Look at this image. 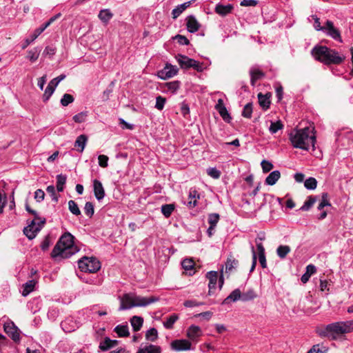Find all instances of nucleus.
<instances>
[{
    "mask_svg": "<svg viewBox=\"0 0 353 353\" xmlns=\"http://www.w3.org/2000/svg\"><path fill=\"white\" fill-rule=\"evenodd\" d=\"M74 236L68 232L61 235L51 252L52 258L60 256L67 259L78 252L79 249L74 244Z\"/></svg>",
    "mask_w": 353,
    "mask_h": 353,
    "instance_id": "1",
    "label": "nucleus"
},
{
    "mask_svg": "<svg viewBox=\"0 0 353 353\" xmlns=\"http://www.w3.org/2000/svg\"><path fill=\"white\" fill-rule=\"evenodd\" d=\"M311 54L316 60L325 65H339L345 60V56L325 46H314L311 51Z\"/></svg>",
    "mask_w": 353,
    "mask_h": 353,
    "instance_id": "2",
    "label": "nucleus"
},
{
    "mask_svg": "<svg viewBox=\"0 0 353 353\" xmlns=\"http://www.w3.org/2000/svg\"><path fill=\"white\" fill-rule=\"evenodd\" d=\"M353 331V320L339 321L327 325L316 330V333L321 337L332 336L335 339L337 336L350 333Z\"/></svg>",
    "mask_w": 353,
    "mask_h": 353,
    "instance_id": "3",
    "label": "nucleus"
},
{
    "mask_svg": "<svg viewBox=\"0 0 353 353\" xmlns=\"http://www.w3.org/2000/svg\"><path fill=\"white\" fill-rule=\"evenodd\" d=\"M310 128L296 130L294 133L290 134V140L294 148L308 150L311 145L314 148L316 137L310 135Z\"/></svg>",
    "mask_w": 353,
    "mask_h": 353,
    "instance_id": "4",
    "label": "nucleus"
},
{
    "mask_svg": "<svg viewBox=\"0 0 353 353\" xmlns=\"http://www.w3.org/2000/svg\"><path fill=\"white\" fill-rule=\"evenodd\" d=\"M119 299L121 305L119 310H129L133 307H145L159 300V297L154 296L143 297L130 294H125L122 297H119Z\"/></svg>",
    "mask_w": 353,
    "mask_h": 353,
    "instance_id": "5",
    "label": "nucleus"
},
{
    "mask_svg": "<svg viewBox=\"0 0 353 353\" xmlns=\"http://www.w3.org/2000/svg\"><path fill=\"white\" fill-rule=\"evenodd\" d=\"M79 268L81 271L95 273L101 268L100 261L95 257H83L78 261Z\"/></svg>",
    "mask_w": 353,
    "mask_h": 353,
    "instance_id": "6",
    "label": "nucleus"
},
{
    "mask_svg": "<svg viewBox=\"0 0 353 353\" xmlns=\"http://www.w3.org/2000/svg\"><path fill=\"white\" fill-rule=\"evenodd\" d=\"M46 223V219H33L30 223L24 228L23 233L29 239H33L41 230Z\"/></svg>",
    "mask_w": 353,
    "mask_h": 353,
    "instance_id": "7",
    "label": "nucleus"
},
{
    "mask_svg": "<svg viewBox=\"0 0 353 353\" xmlns=\"http://www.w3.org/2000/svg\"><path fill=\"white\" fill-rule=\"evenodd\" d=\"M206 277L209 280V284H208V288H209L208 294L209 295H211L214 293L213 290L216 289V283H217L218 280H219V289L222 288L223 283H224V278L223 276V271H221V274L219 277L218 276V272L216 271L208 272L206 274Z\"/></svg>",
    "mask_w": 353,
    "mask_h": 353,
    "instance_id": "8",
    "label": "nucleus"
},
{
    "mask_svg": "<svg viewBox=\"0 0 353 353\" xmlns=\"http://www.w3.org/2000/svg\"><path fill=\"white\" fill-rule=\"evenodd\" d=\"M327 36L332 37L333 39L342 42L340 31L336 28L332 21L327 20L325 23V30H323Z\"/></svg>",
    "mask_w": 353,
    "mask_h": 353,
    "instance_id": "9",
    "label": "nucleus"
},
{
    "mask_svg": "<svg viewBox=\"0 0 353 353\" xmlns=\"http://www.w3.org/2000/svg\"><path fill=\"white\" fill-rule=\"evenodd\" d=\"M4 331L15 342H19L21 337L19 328L12 321L7 322L4 324Z\"/></svg>",
    "mask_w": 353,
    "mask_h": 353,
    "instance_id": "10",
    "label": "nucleus"
},
{
    "mask_svg": "<svg viewBox=\"0 0 353 353\" xmlns=\"http://www.w3.org/2000/svg\"><path fill=\"white\" fill-rule=\"evenodd\" d=\"M178 72V69L176 66L171 64H166L164 68L158 72V77L161 79H168L175 76Z\"/></svg>",
    "mask_w": 353,
    "mask_h": 353,
    "instance_id": "11",
    "label": "nucleus"
},
{
    "mask_svg": "<svg viewBox=\"0 0 353 353\" xmlns=\"http://www.w3.org/2000/svg\"><path fill=\"white\" fill-rule=\"evenodd\" d=\"M191 346V343L186 339H176L171 343V348L175 351L189 350Z\"/></svg>",
    "mask_w": 353,
    "mask_h": 353,
    "instance_id": "12",
    "label": "nucleus"
},
{
    "mask_svg": "<svg viewBox=\"0 0 353 353\" xmlns=\"http://www.w3.org/2000/svg\"><path fill=\"white\" fill-rule=\"evenodd\" d=\"M215 109L218 111L222 119L228 123H230L232 120L230 114L227 110L226 107L224 105L223 100L222 99H218V101L215 105Z\"/></svg>",
    "mask_w": 353,
    "mask_h": 353,
    "instance_id": "13",
    "label": "nucleus"
},
{
    "mask_svg": "<svg viewBox=\"0 0 353 353\" xmlns=\"http://www.w3.org/2000/svg\"><path fill=\"white\" fill-rule=\"evenodd\" d=\"M94 194L98 201L102 200L105 194L101 182L97 179L93 181Z\"/></svg>",
    "mask_w": 353,
    "mask_h": 353,
    "instance_id": "14",
    "label": "nucleus"
},
{
    "mask_svg": "<svg viewBox=\"0 0 353 353\" xmlns=\"http://www.w3.org/2000/svg\"><path fill=\"white\" fill-rule=\"evenodd\" d=\"M233 9L234 6L232 4L223 5L221 3H218L216 5L214 11L220 16L225 17L227 14L231 13Z\"/></svg>",
    "mask_w": 353,
    "mask_h": 353,
    "instance_id": "15",
    "label": "nucleus"
},
{
    "mask_svg": "<svg viewBox=\"0 0 353 353\" xmlns=\"http://www.w3.org/2000/svg\"><path fill=\"white\" fill-rule=\"evenodd\" d=\"M250 83L254 86L256 81L265 77V73L256 67H252L250 70Z\"/></svg>",
    "mask_w": 353,
    "mask_h": 353,
    "instance_id": "16",
    "label": "nucleus"
},
{
    "mask_svg": "<svg viewBox=\"0 0 353 353\" xmlns=\"http://www.w3.org/2000/svg\"><path fill=\"white\" fill-rule=\"evenodd\" d=\"M177 61L183 69H189L191 68L192 63H194V59H190L185 55L178 54L176 57Z\"/></svg>",
    "mask_w": 353,
    "mask_h": 353,
    "instance_id": "17",
    "label": "nucleus"
},
{
    "mask_svg": "<svg viewBox=\"0 0 353 353\" xmlns=\"http://www.w3.org/2000/svg\"><path fill=\"white\" fill-rule=\"evenodd\" d=\"M186 20L187 29L190 32L194 33L199 30L200 24L194 16L190 15L188 17Z\"/></svg>",
    "mask_w": 353,
    "mask_h": 353,
    "instance_id": "18",
    "label": "nucleus"
},
{
    "mask_svg": "<svg viewBox=\"0 0 353 353\" xmlns=\"http://www.w3.org/2000/svg\"><path fill=\"white\" fill-rule=\"evenodd\" d=\"M201 335V330L197 325H192L187 330V336L192 341L196 340Z\"/></svg>",
    "mask_w": 353,
    "mask_h": 353,
    "instance_id": "19",
    "label": "nucleus"
},
{
    "mask_svg": "<svg viewBox=\"0 0 353 353\" xmlns=\"http://www.w3.org/2000/svg\"><path fill=\"white\" fill-rule=\"evenodd\" d=\"M87 142L88 137L85 134H81L77 138L74 142V147L77 148V151L83 152Z\"/></svg>",
    "mask_w": 353,
    "mask_h": 353,
    "instance_id": "20",
    "label": "nucleus"
},
{
    "mask_svg": "<svg viewBox=\"0 0 353 353\" xmlns=\"http://www.w3.org/2000/svg\"><path fill=\"white\" fill-rule=\"evenodd\" d=\"M241 292L239 289L233 290L229 296H228L222 302V304L226 305L230 303V301H236L239 299L241 300Z\"/></svg>",
    "mask_w": 353,
    "mask_h": 353,
    "instance_id": "21",
    "label": "nucleus"
},
{
    "mask_svg": "<svg viewBox=\"0 0 353 353\" xmlns=\"http://www.w3.org/2000/svg\"><path fill=\"white\" fill-rule=\"evenodd\" d=\"M161 351L159 346L149 344L139 348L137 353H161Z\"/></svg>",
    "mask_w": 353,
    "mask_h": 353,
    "instance_id": "22",
    "label": "nucleus"
},
{
    "mask_svg": "<svg viewBox=\"0 0 353 353\" xmlns=\"http://www.w3.org/2000/svg\"><path fill=\"white\" fill-rule=\"evenodd\" d=\"M281 173L279 170H274L269 174L265 179V183L270 185H274L279 179Z\"/></svg>",
    "mask_w": 353,
    "mask_h": 353,
    "instance_id": "23",
    "label": "nucleus"
},
{
    "mask_svg": "<svg viewBox=\"0 0 353 353\" xmlns=\"http://www.w3.org/2000/svg\"><path fill=\"white\" fill-rule=\"evenodd\" d=\"M131 325L134 332H137L141 330L143 326V319L141 316H134L130 319Z\"/></svg>",
    "mask_w": 353,
    "mask_h": 353,
    "instance_id": "24",
    "label": "nucleus"
},
{
    "mask_svg": "<svg viewBox=\"0 0 353 353\" xmlns=\"http://www.w3.org/2000/svg\"><path fill=\"white\" fill-rule=\"evenodd\" d=\"M114 331L119 337H125L130 334L128 325H118L114 327Z\"/></svg>",
    "mask_w": 353,
    "mask_h": 353,
    "instance_id": "25",
    "label": "nucleus"
},
{
    "mask_svg": "<svg viewBox=\"0 0 353 353\" xmlns=\"http://www.w3.org/2000/svg\"><path fill=\"white\" fill-rule=\"evenodd\" d=\"M190 5V2L188 1L181 5H179L172 11L173 19H176Z\"/></svg>",
    "mask_w": 353,
    "mask_h": 353,
    "instance_id": "26",
    "label": "nucleus"
},
{
    "mask_svg": "<svg viewBox=\"0 0 353 353\" xmlns=\"http://www.w3.org/2000/svg\"><path fill=\"white\" fill-rule=\"evenodd\" d=\"M316 201V196L312 195L309 196L299 210L301 211H308L314 205Z\"/></svg>",
    "mask_w": 353,
    "mask_h": 353,
    "instance_id": "27",
    "label": "nucleus"
},
{
    "mask_svg": "<svg viewBox=\"0 0 353 353\" xmlns=\"http://www.w3.org/2000/svg\"><path fill=\"white\" fill-rule=\"evenodd\" d=\"M178 319L179 315L176 314H172L167 318L166 321L163 322L164 327L168 330L172 329L174 324Z\"/></svg>",
    "mask_w": 353,
    "mask_h": 353,
    "instance_id": "28",
    "label": "nucleus"
},
{
    "mask_svg": "<svg viewBox=\"0 0 353 353\" xmlns=\"http://www.w3.org/2000/svg\"><path fill=\"white\" fill-rule=\"evenodd\" d=\"M70 323H72V320L70 318H68L61 322V325L64 332H71L77 327L76 324L71 325Z\"/></svg>",
    "mask_w": 353,
    "mask_h": 353,
    "instance_id": "29",
    "label": "nucleus"
},
{
    "mask_svg": "<svg viewBox=\"0 0 353 353\" xmlns=\"http://www.w3.org/2000/svg\"><path fill=\"white\" fill-rule=\"evenodd\" d=\"M42 32L37 28L34 32L30 35V38L26 39L22 45V49L26 48L32 42H33Z\"/></svg>",
    "mask_w": 353,
    "mask_h": 353,
    "instance_id": "30",
    "label": "nucleus"
},
{
    "mask_svg": "<svg viewBox=\"0 0 353 353\" xmlns=\"http://www.w3.org/2000/svg\"><path fill=\"white\" fill-rule=\"evenodd\" d=\"M258 99L259 105L263 109L267 110L270 107V101L267 94L264 95L262 93L258 94Z\"/></svg>",
    "mask_w": 353,
    "mask_h": 353,
    "instance_id": "31",
    "label": "nucleus"
},
{
    "mask_svg": "<svg viewBox=\"0 0 353 353\" xmlns=\"http://www.w3.org/2000/svg\"><path fill=\"white\" fill-rule=\"evenodd\" d=\"M35 284H36V282L34 280H30V281H27L26 283H24L23 285V290L22 292V295L23 296H26L31 292H32Z\"/></svg>",
    "mask_w": 353,
    "mask_h": 353,
    "instance_id": "32",
    "label": "nucleus"
},
{
    "mask_svg": "<svg viewBox=\"0 0 353 353\" xmlns=\"http://www.w3.org/2000/svg\"><path fill=\"white\" fill-rule=\"evenodd\" d=\"M239 264V261L232 256L228 257L225 262V272H229L235 269Z\"/></svg>",
    "mask_w": 353,
    "mask_h": 353,
    "instance_id": "33",
    "label": "nucleus"
},
{
    "mask_svg": "<svg viewBox=\"0 0 353 353\" xmlns=\"http://www.w3.org/2000/svg\"><path fill=\"white\" fill-rule=\"evenodd\" d=\"M291 248L288 245H279L276 249V254L281 259H285L286 256L290 252Z\"/></svg>",
    "mask_w": 353,
    "mask_h": 353,
    "instance_id": "34",
    "label": "nucleus"
},
{
    "mask_svg": "<svg viewBox=\"0 0 353 353\" xmlns=\"http://www.w3.org/2000/svg\"><path fill=\"white\" fill-rule=\"evenodd\" d=\"M112 16V13L108 9L101 10L98 15L99 19L103 23H108Z\"/></svg>",
    "mask_w": 353,
    "mask_h": 353,
    "instance_id": "35",
    "label": "nucleus"
},
{
    "mask_svg": "<svg viewBox=\"0 0 353 353\" xmlns=\"http://www.w3.org/2000/svg\"><path fill=\"white\" fill-rule=\"evenodd\" d=\"M180 87V82L179 81H174L168 82L164 84V88H166L171 93L174 94Z\"/></svg>",
    "mask_w": 353,
    "mask_h": 353,
    "instance_id": "36",
    "label": "nucleus"
},
{
    "mask_svg": "<svg viewBox=\"0 0 353 353\" xmlns=\"http://www.w3.org/2000/svg\"><path fill=\"white\" fill-rule=\"evenodd\" d=\"M67 176L64 174H60L57 176V189L58 192L63 190V185L66 183Z\"/></svg>",
    "mask_w": 353,
    "mask_h": 353,
    "instance_id": "37",
    "label": "nucleus"
},
{
    "mask_svg": "<svg viewBox=\"0 0 353 353\" xmlns=\"http://www.w3.org/2000/svg\"><path fill=\"white\" fill-rule=\"evenodd\" d=\"M174 208V204H165L161 206V212L165 217L168 218L171 216Z\"/></svg>",
    "mask_w": 353,
    "mask_h": 353,
    "instance_id": "38",
    "label": "nucleus"
},
{
    "mask_svg": "<svg viewBox=\"0 0 353 353\" xmlns=\"http://www.w3.org/2000/svg\"><path fill=\"white\" fill-rule=\"evenodd\" d=\"M241 301H251V300H253L254 299H255L256 297V294L254 290L250 289V290H248L247 292L241 294Z\"/></svg>",
    "mask_w": 353,
    "mask_h": 353,
    "instance_id": "39",
    "label": "nucleus"
},
{
    "mask_svg": "<svg viewBox=\"0 0 353 353\" xmlns=\"http://www.w3.org/2000/svg\"><path fill=\"white\" fill-rule=\"evenodd\" d=\"M40 51L41 50L39 48H34L28 51L27 58L30 59L32 62H34L38 59Z\"/></svg>",
    "mask_w": 353,
    "mask_h": 353,
    "instance_id": "40",
    "label": "nucleus"
},
{
    "mask_svg": "<svg viewBox=\"0 0 353 353\" xmlns=\"http://www.w3.org/2000/svg\"><path fill=\"white\" fill-rule=\"evenodd\" d=\"M283 128V125L282 122L279 120L276 122L271 121L270 125L269 127V130L272 134L276 133L279 130Z\"/></svg>",
    "mask_w": 353,
    "mask_h": 353,
    "instance_id": "41",
    "label": "nucleus"
},
{
    "mask_svg": "<svg viewBox=\"0 0 353 353\" xmlns=\"http://www.w3.org/2000/svg\"><path fill=\"white\" fill-rule=\"evenodd\" d=\"M68 208L72 214L76 216H79L81 214V210L79 208L77 203L73 200H70L68 201Z\"/></svg>",
    "mask_w": 353,
    "mask_h": 353,
    "instance_id": "42",
    "label": "nucleus"
},
{
    "mask_svg": "<svg viewBox=\"0 0 353 353\" xmlns=\"http://www.w3.org/2000/svg\"><path fill=\"white\" fill-rule=\"evenodd\" d=\"M158 337L157 330L154 327L148 330L145 334V338L148 341H155Z\"/></svg>",
    "mask_w": 353,
    "mask_h": 353,
    "instance_id": "43",
    "label": "nucleus"
},
{
    "mask_svg": "<svg viewBox=\"0 0 353 353\" xmlns=\"http://www.w3.org/2000/svg\"><path fill=\"white\" fill-rule=\"evenodd\" d=\"M317 185V181L314 177H310L304 181V186L307 190H314Z\"/></svg>",
    "mask_w": 353,
    "mask_h": 353,
    "instance_id": "44",
    "label": "nucleus"
},
{
    "mask_svg": "<svg viewBox=\"0 0 353 353\" xmlns=\"http://www.w3.org/2000/svg\"><path fill=\"white\" fill-rule=\"evenodd\" d=\"M54 90H55V88H54L52 85L48 83V86L46 87V88L45 90L43 95V100L44 102L49 100L50 97L54 93Z\"/></svg>",
    "mask_w": 353,
    "mask_h": 353,
    "instance_id": "45",
    "label": "nucleus"
},
{
    "mask_svg": "<svg viewBox=\"0 0 353 353\" xmlns=\"http://www.w3.org/2000/svg\"><path fill=\"white\" fill-rule=\"evenodd\" d=\"M109 337H105L103 341L100 342L99 348L102 352H106L112 348L111 343L108 342Z\"/></svg>",
    "mask_w": 353,
    "mask_h": 353,
    "instance_id": "46",
    "label": "nucleus"
},
{
    "mask_svg": "<svg viewBox=\"0 0 353 353\" xmlns=\"http://www.w3.org/2000/svg\"><path fill=\"white\" fill-rule=\"evenodd\" d=\"M220 216L219 214L217 213H212L208 215V223L210 225L216 227L219 221Z\"/></svg>",
    "mask_w": 353,
    "mask_h": 353,
    "instance_id": "47",
    "label": "nucleus"
},
{
    "mask_svg": "<svg viewBox=\"0 0 353 353\" xmlns=\"http://www.w3.org/2000/svg\"><path fill=\"white\" fill-rule=\"evenodd\" d=\"M252 113V104L251 103H247L243 110L242 116L245 118L250 119Z\"/></svg>",
    "mask_w": 353,
    "mask_h": 353,
    "instance_id": "48",
    "label": "nucleus"
},
{
    "mask_svg": "<svg viewBox=\"0 0 353 353\" xmlns=\"http://www.w3.org/2000/svg\"><path fill=\"white\" fill-rule=\"evenodd\" d=\"M84 212L89 217H92L93 216L94 209L92 203L89 201L85 203L84 206Z\"/></svg>",
    "mask_w": 353,
    "mask_h": 353,
    "instance_id": "49",
    "label": "nucleus"
},
{
    "mask_svg": "<svg viewBox=\"0 0 353 353\" xmlns=\"http://www.w3.org/2000/svg\"><path fill=\"white\" fill-rule=\"evenodd\" d=\"M74 100V99L71 94L65 93L61 99V104L63 106H67L70 103H72Z\"/></svg>",
    "mask_w": 353,
    "mask_h": 353,
    "instance_id": "50",
    "label": "nucleus"
},
{
    "mask_svg": "<svg viewBox=\"0 0 353 353\" xmlns=\"http://www.w3.org/2000/svg\"><path fill=\"white\" fill-rule=\"evenodd\" d=\"M87 116L88 112H81L80 113L75 114L73 117V120L76 123H81L85 121Z\"/></svg>",
    "mask_w": 353,
    "mask_h": 353,
    "instance_id": "51",
    "label": "nucleus"
},
{
    "mask_svg": "<svg viewBox=\"0 0 353 353\" xmlns=\"http://www.w3.org/2000/svg\"><path fill=\"white\" fill-rule=\"evenodd\" d=\"M207 174L213 179H217L221 176V172L216 168H209L207 169Z\"/></svg>",
    "mask_w": 353,
    "mask_h": 353,
    "instance_id": "52",
    "label": "nucleus"
},
{
    "mask_svg": "<svg viewBox=\"0 0 353 353\" xmlns=\"http://www.w3.org/2000/svg\"><path fill=\"white\" fill-rule=\"evenodd\" d=\"M165 102H166L165 98H164L161 96L157 97L155 108L159 110H162L164 108Z\"/></svg>",
    "mask_w": 353,
    "mask_h": 353,
    "instance_id": "53",
    "label": "nucleus"
},
{
    "mask_svg": "<svg viewBox=\"0 0 353 353\" xmlns=\"http://www.w3.org/2000/svg\"><path fill=\"white\" fill-rule=\"evenodd\" d=\"M109 158L108 156L104 154H100L98 157L99 165L101 168H107L108 165Z\"/></svg>",
    "mask_w": 353,
    "mask_h": 353,
    "instance_id": "54",
    "label": "nucleus"
},
{
    "mask_svg": "<svg viewBox=\"0 0 353 353\" xmlns=\"http://www.w3.org/2000/svg\"><path fill=\"white\" fill-rule=\"evenodd\" d=\"M182 267L185 270H191L194 265V262L192 259H184L181 263Z\"/></svg>",
    "mask_w": 353,
    "mask_h": 353,
    "instance_id": "55",
    "label": "nucleus"
},
{
    "mask_svg": "<svg viewBox=\"0 0 353 353\" xmlns=\"http://www.w3.org/2000/svg\"><path fill=\"white\" fill-rule=\"evenodd\" d=\"M46 191L50 194L52 201L54 202L58 201V196L56 194V190L54 185H48L46 188Z\"/></svg>",
    "mask_w": 353,
    "mask_h": 353,
    "instance_id": "56",
    "label": "nucleus"
},
{
    "mask_svg": "<svg viewBox=\"0 0 353 353\" xmlns=\"http://www.w3.org/2000/svg\"><path fill=\"white\" fill-rule=\"evenodd\" d=\"M312 17L314 20V28L317 31H323L325 30V25L323 26H321L320 19L316 15H312Z\"/></svg>",
    "mask_w": 353,
    "mask_h": 353,
    "instance_id": "57",
    "label": "nucleus"
},
{
    "mask_svg": "<svg viewBox=\"0 0 353 353\" xmlns=\"http://www.w3.org/2000/svg\"><path fill=\"white\" fill-rule=\"evenodd\" d=\"M261 164L263 172H268L273 168L272 163L268 161L263 160Z\"/></svg>",
    "mask_w": 353,
    "mask_h": 353,
    "instance_id": "58",
    "label": "nucleus"
},
{
    "mask_svg": "<svg viewBox=\"0 0 353 353\" xmlns=\"http://www.w3.org/2000/svg\"><path fill=\"white\" fill-rule=\"evenodd\" d=\"M45 197V192L41 189H38L34 192V199L37 202H41Z\"/></svg>",
    "mask_w": 353,
    "mask_h": 353,
    "instance_id": "59",
    "label": "nucleus"
},
{
    "mask_svg": "<svg viewBox=\"0 0 353 353\" xmlns=\"http://www.w3.org/2000/svg\"><path fill=\"white\" fill-rule=\"evenodd\" d=\"M51 244V241L49 236H46L41 244V248L42 250H47Z\"/></svg>",
    "mask_w": 353,
    "mask_h": 353,
    "instance_id": "60",
    "label": "nucleus"
},
{
    "mask_svg": "<svg viewBox=\"0 0 353 353\" xmlns=\"http://www.w3.org/2000/svg\"><path fill=\"white\" fill-rule=\"evenodd\" d=\"M65 77V74H61L59 77L54 78L52 80H51L49 83L52 85L54 88H56L60 83V81L64 79Z\"/></svg>",
    "mask_w": 353,
    "mask_h": 353,
    "instance_id": "61",
    "label": "nucleus"
},
{
    "mask_svg": "<svg viewBox=\"0 0 353 353\" xmlns=\"http://www.w3.org/2000/svg\"><path fill=\"white\" fill-rule=\"evenodd\" d=\"M174 39L177 40V42L181 45H188L189 44V40L183 35L177 34Z\"/></svg>",
    "mask_w": 353,
    "mask_h": 353,
    "instance_id": "62",
    "label": "nucleus"
},
{
    "mask_svg": "<svg viewBox=\"0 0 353 353\" xmlns=\"http://www.w3.org/2000/svg\"><path fill=\"white\" fill-rule=\"evenodd\" d=\"M56 48L53 46H48L46 47L43 54L47 55L53 56L56 53Z\"/></svg>",
    "mask_w": 353,
    "mask_h": 353,
    "instance_id": "63",
    "label": "nucleus"
},
{
    "mask_svg": "<svg viewBox=\"0 0 353 353\" xmlns=\"http://www.w3.org/2000/svg\"><path fill=\"white\" fill-rule=\"evenodd\" d=\"M314 345L316 353H327L328 352V348L326 346L320 344Z\"/></svg>",
    "mask_w": 353,
    "mask_h": 353,
    "instance_id": "64",
    "label": "nucleus"
}]
</instances>
